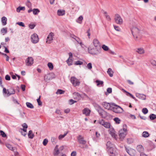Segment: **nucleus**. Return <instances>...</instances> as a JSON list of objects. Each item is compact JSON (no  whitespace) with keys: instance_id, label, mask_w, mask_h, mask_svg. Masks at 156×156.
I'll use <instances>...</instances> for the list:
<instances>
[{"instance_id":"60","label":"nucleus","mask_w":156,"mask_h":156,"mask_svg":"<svg viewBox=\"0 0 156 156\" xmlns=\"http://www.w3.org/2000/svg\"><path fill=\"white\" fill-rule=\"evenodd\" d=\"M87 67L89 69H90L92 68V65L91 63H89L87 65Z\"/></svg>"},{"instance_id":"23","label":"nucleus","mask_w":156,"mask_h":156,"mask_svg":"<svg viewBox=\"0 0 156 156\" xmlns=\"http://www.w3.org/2000/svg\"><path fill=\"white\" fill-rule=\"evenodd\" d=\"M7 19L5 16L2 17L1 18V22L3 26L7 24Z\"/></svg>"},{"instance_id":"51","label":"nucleus","mask_w":156,"mask_h":156,"mask_svg":"<svg viewBox=\"0 0 156 156\" xmlns=\"http://www.w3.org/2000/svg\"><path fill=\"white\" fill-rule=\"evenodd\" d=\"M76 102V101H75L73 99H70L69 100V104L70 105H72Z\"/></svg>"},{"instance_id":"1","label":"nucleus","mask_w":156,"mask_h":156,"mask_svg":"<svg viewBox=\"0 0 156 156\" xmlns=\"http://www.w3.org/2000/svg\"><path fill=\"white\" fill-rule=\"evenodd\" d=\"M127 125L124 124L123 125V128L119 131V135L120 140L122 141L127 133Z\"/></svg>"},{"instance_id":"2","label":"nucleus","mask_w":156,"mask_h":156,"mask_svg":"<svg viewBox=\"0 0 156 156\" xmlns=\"http://www.w3.org/2000/svg\"><path fill=\"white\" fill-rule=\"evenodd\" d=\"M88 50L89 53L90 54L92 55H98L101 53V47H99V48L95 47L92 48L89 47Z\"/></svg>"},{"instance_id":"36","label":"nucleus","mask_w":156,"mask_h":156,"mask_svg":"<svg viewBox=\"0 0 156 156\" xmlns=\"http://www.w3.org/2000/svg\"><path fill=\"white\" fill-rule=\"evenodd\" d=\"M65 91L61 90V89H58L57 90V91L56 92V93L57 94H63L65 93Z\"/></svg>"},{"instance_id":"44","label":"nucleus","mask_w":156,"mask_h":156,"mask_svg":"<svg viewBox=\"0 0 156 156\" xmlns=\"http://www.w3.org/2000/svg\"><path fill=\"white\" fill-rule=\"evenodd\" d=\"M142 111L143 113L144 114H147L148 112V110L147 108H143Z\"/></svg>"},{"instance_id":"11","label":"nucleus","mask_w":156,"mask_h":156,"mask_svg":"<svg viewBox=\"0 0 156 156\" xmlns=\"http://www.w3.org/2000/svg\"><path fill=\"white\" fill-rule=\"evenodd\" d=\"M25 62L27 66H31L34 63V59L32 57H28Z\"/></svg>"},{"instance_id":"24","label":"nucleus","mask_w":156,"mask_h":156,"mask_svg":"<svg viewBox=\"0 0 156 156\" xmlns=\"http://www.w3.org/2000/svg\"><path fill=\"white\" fill-rule=\"evenodd\" d=\"M137 50L136 51L139 54H142L144 53V50L143 48H138L137 49Z\"/></svg>"},{"instance_id":"57","label":"nucleus","mask_w":156,"mask_h":156,"mask_svg":"<svg viewBox=\"0 0 156 156\" xmlns=\"http://www.w3.org/2000/svg\"><path fill=\"white\" fill-rule=\"evenodd\" d=\"M125 94L127 96L130 97L132 98H134L133 96L129 92L127 91Z\"/></svg>"},{"instance_id":"62","label":"nucleus","mask_w":156,"mask_h":156,"mask_svg":"<svg viewBox=\"0 0 156 156\" xmlns=\"http://www.w3.org/2000/svg\"><path fill=\"white\" fill-rule=\"evenodd\" d=\"M36 25L34 24H29V27L31 29H34V27H35Z\"/></svg>"},{"instance_id":"31","label":"nucleus","mask_w":156,"mask_h":156,"mask_svg":"<svg viewBox=\"0 0 156 156\" xmlns=\"http://www.w3.org/2000/svg\"><path fill=\"white\" fill-rule=\"evenodd\" d=\"M103 126L106 128H109L110 127V124L109 122H104Z\"/></svg>"},{"instance_id":"21","label":"nucleus","mask_w":156,"mask_h":156,"mask_svg":"<svg viewBox=\"0 0 156 156\" xmlns=\"http://www.w3.org/2000/svg\"><path fill=\"white\" fill-rule=\"evenodd\" d=\"M95 83H97V85L98 86H101L103 87L104 85V82L98 80H97L95 81Z\"/></svg>"},{"instance_id":"8","label":"nucleus","mask_w":156,"mask_h":156,"mask_svg":"<svg viewBox=\"0 0 156 156\" xmlns=\"http://www.w3.org/2000/svg\"><path fill=\"white\" fill-rule=\"evenodd\" d=\"M112 103H107L106 102H103L102 103V105L104 107L105 109H107L108 110H111L112 107Z\"/></svg>"},{"instance_id":"55","label":"nucleus","mask_w":156,"mask_h":156,"mask_svg":"<svg viewBox=\"0 0 156 156\" xmlns=\"http://www.w3.org/2000/svg\"><path fill=\"white\" fill-rule=\"evenodd\" d=\"M76 41L78 43L80 44L81 46H82V45H83V44L82 42L80 40V39L79 38H77V40H76Z\"/></svg>"},{"instance_id":"64","label":"nucleus","mask_w":156,"mask_h":156,"mask_svg":"<svg viewBox=\"0 0 156 156\" xmlns=\"http://www.w3.org/2000/svg\"><path fill=\"white\" fill-rule=\"evenodd\" d=\"M5 80H10L11 79L10 76L8 75H6L5 77Z\"/></svg>"},{"instance_id":"13","label":"nucleus","mask_w":156,"mask_h":156,"mask_svg":"<svg viewBox=\"0 0 156 156\" xmlns=\"http://www.w3.org/2000/svg\"><path fill=\"white\" fill-rule=\"evenodd\" d=\"M126 150L127 153L131 156H134L135 155L136 151L135 150L132 148L129 150L126 147Z\"/></svg>"},{"instance_id":"27","label":"nucleus","mask_w":156,"mask_h":156,"mask_svg":"<svg viewBox=\"0 0 156 156\" xmlns=\"http://www.w3.org/2000/svg\"><path fill=\"white\" fill-rule=\"evenodd\" d=\"M150 134L148 132L146 131L143 132L142 134V136L145 138H147L149 137Z\"/></svg>"},{"instance_id":"61","label":"nucleus","mask_w":156,"mask_h":156,"mask_svg":"<svg viewBox=\"0 0 156 156\" xmlns=\"http://www.w3.org/2000/svg\"><path fill=\"white\" fill-rule=\"evenodd\" d=\"M113 26L115 29L116 31H120L121 29L119 27L114 25H113Z\"/></svg>"},{"instance_id":"49","label":"nucleus","mask_w":156,"mask_h":156,"mask_svg":"<svg viewBox=\"0 0 156 156\" xmlns=\"http://www.w3.org/2000/svg\"><path fill=\"white\" fill-rule=\"evenodd\" d=\"M59 149H57L56 150H54V156H57L59 154Z\"/></svg>"},{"instance_id":"34","label":"nucleus","mask_w":156,"mask_h":156,"mask_svg":"<svg viewBox=\"0 0 156 156\" xmlns=\"http://www.w3.org/2000/svg\"><path fill=\"white\" fill-rule=\"evenodd\" d=\"M27 107L32 109L34 108L33 105L30 103L29 102H27L26 103Z\"/></svg>"},{"instance_id":"20","label":"nucleus","mask_w":156,"mask_h":156,"mask_svg":"<svg viewBox=\"0 0 156 156\" xmlns=\"http://www.w3.org/2000/svg\"><path fill=\"white\" fill-rule=\"evenodd\" d=\"M9 90H7V95L8 96H9L11 94H15V90L13 88H11L9 89Z\"/></svg>"},{"instance_id":"59","label":"nucleus","mask_w":156,"mask_h":156,"mask_svg":"<svg viewBox=\"0 0 156 156\" xmlns=\"http://www.w3.org/2000/svg\"><path fill=\"white\" fill-rule=\"evenodd\" d=\"M125 94L127 96L130 97L132 98H134L133 96L129 92L127 91Z\"/></svg>"},{"instance_id":"48","label":"nucleus","mask_w":156,"mask_h":156,"mask_svg":"<svg viewBox=\"0 0 156 156\" xmlns=\"http://www.w3.org/2000/svg\"><path fill=\"white\" fill-rule=\"evenodd\" d=\"M6 146L7 147L8 149H9V150H12V151L13 150V148L11 145H10L9 144H6Z\"/></svg>"},{"instance_id":"56","label":"nucleus","mask_w":156,"mask_h":156,"mask_svg":"<svg viewBox=\"0 0 156 156\" xmlns=\"http://www.w3.org/2000/svg\"><path fill=\"white\" fill-rule=\"evenodd\" d=\"M107 150L108 152L110 154L111 153V152H114L113 148V147L107 149Z\"/></svg>"},{"instance_id":"43","label":"nucleus","mask_w":156,"mask_h":156,"mask_svg":"<svg viewBox=\"0 0 156 156\" xmlns=\"http://www.w3.org/2000/svg\"><path fill=\"white\" fill-rule=\"evenodd\" d=\"M0 133L1 136L5 138L7 137L6 134L2 130H0Z\"/></svg>"},{"instance_id":"46","label":"nucleus","mask_w":156,"mask_h":156,"mask_svg":"<svg viewBox=\"0 0 156 156\" xmlns=\"http://www.w3.org/2000/svg\"><path fill=\"white\" fill-rule=\"evenodd\" d=\"M85 90L88 93H90L91 91V89L90 87H89L87 86L85 87Z\"/></svg>"},{"instance_id":"58","label":"nucleus","mask_w":156,"mask_h":156,"mask_svg":"<svg viewBox=\"0 0 156 156\" xmlns=\"http://www.w3.org/2000/svg\"><path fill=\"white\" fill-rule=\"evenodd\" d=\"M125 94L127 96L130 97L132 98H134L133 96L129 92L127 91Z\"/></svg>"},{"instance_id":"5","label":"nucleus","mask_w":156,"mask_h":156,"mask_svg":"<svg viewBox=\"0 0 156 156\" xmlns=\"http://www.w3.org/2000/svg\"><path fill=\"white\" fill-rule=\"evenodd\" d=\"M96 107V110L98 112L100 116L102 118H105V117H104V115L105 114L106 112L102 109L101 106L99 105H97Z\"/></svg>"},{"instance_id":"45","label":"nucleus","mask_w":156,"mask_h":156,"mask_svg":"<svg viewBox=\"0 0 156 156\" xmlns=\"http://www.w3.org/2000/svg\"><path fill=\"white\" fill-rule=\"evenodd\" d=\"M40 98L41 96H40L39 98L37 99V101L38 103V104L39 106H41L42 104V102L41 101Z\"/></svg>"},{"instance_id":"7","label":"nucleus","mask_w":156,"mask_h":156,"mask_svg":"<svg viewBox=\"0 0 156 156\" xmlns=\"http://www.w3.org/2000/svg\"><path fill=\"white\" fill-rule=\"evenodd\" d=\"M31 41L34 44L37 43L39 40L38 35L36 33H34L31 36Z\"/></svg>"},{"instance_id":"3","label":"nucleus","mask_w":156,"mask_h":156,"mask_svg":"<svg viewBox=\"0 0 156 156\" xmlns=\"http://www.w3.org/2000/svg\"><path fill=\"white\" fill-rule=\"evenodd\" d=\"M112 108L111 110L116 113H120L123 112V109L115 103H112Z\"/></svg>"},{"instance_id":"28","label":"nucleus","mask_w":156,"mask_h":156,"mask_svg":"<svg viewBox=\"0 0 156 156\" xmlns=\"http://www.w3.org/2000/svg\"><path fill=\"white\" fill-rule=\"evenodd\" d=\"M65 11L63 10L59 9L57 11V14L59 16H63L65 15Z\"/></svg>"},{"instance_id":"25","label":"nucleus","mask_w":156,"mask_h":156,"mask_svg":"<svg viewBox=\"0 0 156 156\" xmlns=\"http://www.w3.org/2000/svg\"><path fill=\"white\" fill-rule=\"evenodd\" d=\"M28 136L29 138L32 139L34 138V135L32 130H30L29 131Z\"/></svg>"},{"instance_id":"33","label":"nucleus","mask_w":156,"mask_h":156,"mask_svg":"<svg viewBox=\"0 0 156 156\" xmlns=\"http://www.w3.org/2000/svg\"><path fill=\"white\" fill-rule=\"evenodd\" d=\"M151 120H154L156 119V115L154 114H151L149 116Z\"/></svg>"},{"instance_id":"22","label":"nucleus","mask_w":156,"mask_h":156,"mask_svg":"<svg viewBox=\"0 0 156 156\" xmlns=\"http://www.w3.org/2000/svg\"><path fill=\"white\" fill-rule=\"evenodd\" d=\"M22 126L23 127V129H21V130H22L24 132H26L27 131V129L28 128V126L26 123H24L23 124Z\"/></svg>"},{"instance_id":"35","label":"nucleus","mask_w":156,"mask_h":156,"mask_svg":"<svg viewBox=\"0 0 156 156\" xmlns=\"http://www.w3.org/2000/svg\"><path fill=\"white\" fill-rule=\"evenodd\" d=\"M113 145L111 142L110 141H108L107 142L106 146L107 149L113 147Z\"/></svg>"},{"instance_id":"29","label":"nucleus","mask_w":156,"mask_h":156,"mask_svg":"<svg viewBox=\"0 0 156 156\" xmlns=\"http://www.w3.org/2000/svg\"><path fill=\"white\" fill-rule=\"evenodd\" d=\"M104 117H105V118L107 117V119L108 118L110 120L112 118V115L107 112H106L105 114Z\"/></svg>"},{"instance_id":"18","label":"nucleus","mask_w":156,"mask_h":156,"mask_svg":"<svg viewBox=\"0 0 156 156\" xmlns=\"http://www.w3.org/2000/svg\"><path fill=\"white\" fill-rule=\"evenodd\" d=\"M93 42L95 47L99 48V47H101L100 43L98 39H94Z\"/></svg>"},{"instance_id":"53","label":"nucleus","mask_w":156,"mask_h":156,"mask_svg":"<svg viewBox=\"0 0 156 156\" xmlns=\"http://www.w3.org/2000/svg\"><path fill=\"white\" fill-rule=\"evenodd\" d=\"M48 142V140L47 139H45L43 140V145L45 146L47 144Z\"/></svg>"},{"instance_id":"16","label":"nucleus","mask_w":156,"mask_h":156,"mask_svg":"<svg viewBox=\"0 0 156 156\" xmlns=\"http://www.w3.org/2000/svg\"><path fill=\"white\" fill-rule=\"evenodd\" d=\"M136 96L137 97L142 100H144L146 99V95L144 94L137 93L136 94Z\"/></svg>"},{"instance_id":"47","label":"nucleus","mask_w":156,"mask_h":156,"mask_svg":"<svg viewBox=\"0 0 156 156\" xmlns=\"http://www.w3.org/2000/svg\"><path fill=\"white\" fill-rule=\"evenodd\" d=\"M75 65H81L83 64V62H82L78 60L76 61L75 62Z\"/></svg>"},{"instance_id":"12","label":"nucleus","mask_w":156,"mask_h":156,"mask_svg":"<svg viewBox=\"0 0 156 156\" xmlns=\"http://www.w3.org/2000/svg\"><path fill=\"white\" fill-rule=\"evenodd\" d=\"M78 142L81 144L85 145L86 143V141L84 140V138L82 137L81 135H79L77 137Z\"/></svg>"},{"instance_id":"19","label":"nucleus","mask_w":156,"mask_h":156,"mask_svg":"<svg viewBox=\"0 0 156 156\" xmlns=\"http://www.w3.org/2000/svg\"><path fill=\"white\" fill-rule=\"evenodd\" d=\"M53 78V77H52L50 74H48L47 75H45L44 76V80L47 82L50 80H51Z\"/></svg>"},{"instance_id":"17","label":"nucleus","mask_w":156,"mask_h":156,"mask_svg":"<svg viewBox=\"0 0 156 156\" xmlns=\"http://www.w3.org/2000/svg\"><path fill=\"white\" fill-rule=\"evenodd\" d=\"M137 151L139 152L140 154L143 153L144 151V148L142 145H138L136 147Z\"/></svg>"},{"instance_id":"14","label":"nucleus","mask_w":156,"mask_h":156,"mask_svg":"<svg viewBox=\"0 0 156 156\" xmlns=\"http://www.w3.org/2000/svg\"><path fill=\"white\" fill-rule=\"evenodd\" d=\"M54 36V34L52 32L50 33L47 37L46 42L48 43H50L51 41L53 40V37Z\"/></svg>"},{"instance_id":"10","label":"nucleus","mask_w":156,"mask_h":156,"mask_svg":"<svg viewBox=\"0 0 156 156\" xmlns=\"http://www.w3.org/2000/svg\"><path fill=\"white\" fill-rule=\"evenodd\" d=\"M155 147V145L153 142L151 141H149L148 143V145L147 147V150L148 151H151Z\"/></svg>"},{"instance_id":"26","label":"nucleus","mask_w":156,"mask_h":156,"mask_svg":"<svg viewBox=\"0 0 156 156\" xmlns=\"http://www.w3.org/2000/svg\"><path fill=\"white\" fill-rule=\"evenodd\" d=\"M107 72L110 77H112V76H113V73H114V72L113 71H112V69L111 68H108V69Z\"/></svg>"},{"instance_id":"6","label":"nucleus","mask_w":156,"mask_h":156,"mask_svg":"<svg viewBox=\"0 0 156 156\" xmlns=\"http://www.w3.org/2000/svg\"><path fill=\"white\" fill-rule=\"evenodd\" d=\"M70 80L71 83L74 87L78 86L80 84V82L79 80L74 76L71 77Z\"/></svg>"},{"instance_id":"4","label":"nucleus","mask_w":156,"mask_h":156,"mask_svg":"<svg viewBox=\"0 0 156 156\" xmlns=\"http://www.w3.org/2000/svg\"><path fill=\"white\" fill-rule=\"evenodd\" d=\"M131 31L134 38L136 40L139 35L140 30L137 27H134L131 30Z\"/></svg>"},{"instance_id":"40","label":"nucleus","mask_w":156,"mask_h":156,"mask_svg":"<svg viewBox=\"0 0 156 156\" xmlns=\"http://www.w3.org/2000/svg\"><path fill=\"white\" fill-rule=\"evenodd\" d=\"M73 61L71 59H70L69 58L66 61V62L67 63L69 66H70L72 65Z\"/></svg>"},{"instance_id":"37","label":"nucleus","mask_w":156,"mask_h":156,"mask_svg":"<svg viewBox=\"0 0 156 156\" xmlns=\"http://www.w3.org/2000/svg\"><path fill=\"white\" fill-rule=\"evenodd\" d=\"M1 33L3 34V35H4L5 34H6L7 32V28L6 27L3 28L1 29Z\"/></svg>"},{"instance_id":"39","label":"nucleus","mask_w":156,"mask_h":156,"mask_svg":"<svg viewBox=\"0 0 156 156\" xmlns=\"http://www.w3.org/2000/svg\"><path fill=\"white\" fill-rule=\"evenodd\" d=\"M113 120L114 121H115V123L117 124H119L121 121L120 119L118 117L115 118L113 119Z\"/></svg>"},{"instance_id":"15","label":"nucleus","mask_w":156,"mask_h":156,"mask_svg":"<svg viewBox=\"0 0 156 156\" xmlns=\"http://www.w3.org/2000/svg\"><path fill=\"white\" fill-rule=\"evenodd\" d=\"M90 110L88 108H85L82 110L83 114H85L86 116H89L90 115Z\"/></svg>"},{"instance_id":"50","label":"nucleus","mask_w":156,"mask_h":156,"mask_svg":"<svg viewBox=\"0 0 156 156\" xmlns=\"http://www.w3.org/2000/svg\"><path fill=\"white\" fill-rule=\"evenodd\" d=\"M16 24L20 27H25L24 23L22 22H18L16 23Z\"/></svg>"},{"instance_id":"30","label":"nucleus","mask_w":156,"mask_h":156,"mask_svg":"<svg viewBox=\"0 0 156 156\" xmlns=\"http://www.w3.org/2000/svg\"><path fill=\"white\" fill-rule=\"evenodd\" d=\"M40 12V10L38 9L34 8L33 9V13L34 15H37Z\"/></svg>"},{"instance_id":"52","label":"nucleus","mask_w":156,"mask_h":156,"mask_svg":"<svg viewBox=\"0 0 156 156\" xmlns=\"http://www.w3.org/2000/svg\"><path fill=\"white\" fill-rule=\"evenodd\" d=\"M83 16H80L76 20V21L77 22H78L79 23H80V22H78L77 20L81 22L83 20Z\"/></svg>"},{"instance_id":"9","label":"nucleus","mask_w":156,"mask_h":156,"mask_svg":"<svg viewBox=\"0 0 156 156\" xmlns=\"http://www.w3.org/2000/svg\"><path fill=\"white\" fill-rule=\"evenodd\" d=\"M115 20L116 23L117 24H121L123 23V20L121 16L118 14L115 15Z\"/></svg>"},{"instance_id":"42","label":"nucleus","mask_w":156,"mask_h":156,"mask_svg":"<svg viewBox=\"0 0 156 156\" xmlns=\"http://www.w3.org/2000/svg\"><path fill=\"white\" fill-rule=\"evenodd\" d=\"M102 48L105 51H107L109 50V48L105 44H103L102 46Z\"/></svg>"},{"instance_id":"54","label":"nucleus","mask_w":156,"mask_h":156,"mask_svg":"<svg viewBox=\"0 0 156 156\" xmlns=\"http://www.w3.org/2000/svg\"><path fill=\"white\" fill-rule=\"evenodd\" d=\"M127 142L128 144H131L133 142V140L132 138H127Z\"/></svg>"},{"instance_id":"63","label":"nucleus","mask_w":156,"mask_h":156,"mask_svg":"<svg viewBox=\"0 0 156 156\" xmlns=\"http://www.w3.org/2000/svg\"><path fill=\"white\" fill-rule=\"evenodd\" d=\"M12 101L15 104H17L18 105L20 104L19 103L16 99H15L14 97H12Z\"/></svg>"},{"instance_id":"41","label":"nucleus","mask_w":156,"mask_h":156,"mask_svg":"<svg viewBox=\"0 0 156 156\" xmlns=\"http://www.w3.org/2000/svg\"><path fill=\"white\" fill-rule=\"evenodd\" d=\"M112 88H108L107 89V92H105V94L106 95H107L108 94L112 93Z\"/></svg>"},{"instance_id":"32","label":"nucleus","mask_w":156,"mask_h":156,"mask_svg":"<svg viewBox=\"0 0 156 156\" xmlns=\"http://www.w3.org/2000/svg\"><path fill=\"white\" fill-rule=\"evenodd\" d=\"M25 10V7L24 6H19L16 9V11L20 12L21 10L24 11Z\"/></svg>"},{"instance_id":"38","label":"nucleus","mask_w":156,"mask_h":156,"mask_svg":"<svg viewBox=\"0 0 156 156\" xmlns=\"http://www.w3.org/2000/svg\"><path fill=\"white\" fill-rule=\"evenodd\" d=\"M48 66L50 70H51L53 69V66L51 62H48Z\"/></svg>"}]
</instances>
